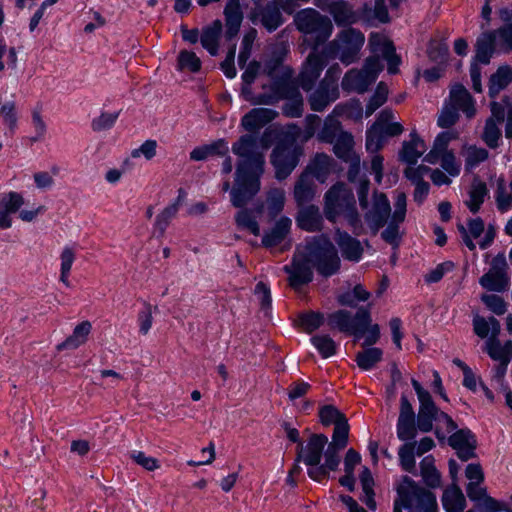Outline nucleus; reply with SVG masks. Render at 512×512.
Wrapping results in <instances>:
<instances>
[{"mask_svg": "<svg viewBox=\"0 0 512 512\" xmlns=\"http://www.w3.org/2000/svg\"><path fill=\"white\" fill-rule=\"evenodd\" d=\"M268 147L265 134L260 140L252 134H246L233 144V153L241 158L237 165L235 185L230 192L234 207H244L259 192L264 165L263 151Z\"/></svg>", "mask_w": 512, "mask_h": 512, "instance_id": "1", "label": "nucleus"}, {"mask_svg": "<svg viewBox=\"0 0 512 512\" xmlns=\"http://www.w3.org/2000/svg\"><path fill=\"white\" fill-rule=\"evenodd\" d=\"M312 268L324 277L332 276L340 269L337 250L326 237L307 240L305 246L294 254L291 264L285 265L283 270L289 275V285L297 290L312 281Z\"/></svg>", "mask_w": 512, "mask_h": 512, "instance_id": "2", "label": "nucleus"}, {"mask_svg": "<svg viewBox=\"0 0 512 512\" xmlns=\"http://www.w3.org/2000/svg\"><path fill=\"white\" fill-rule=\"evenodd\" d=\"M293 22L296 29L304 35V42L313 50L324 44L333 32V24L330 18L314 8H305L298 11Z\"/></svg>", "mask_w": 512, "mask_h": 512, "instance_id": "3", "label": "nucleus"}, {"mask_svg": "<svg viewBox=\"0 0 512 512\" xmlns=\"http://www.w3.org/2000/svg\"><path fill=\"white\" fill-rule=\"evenodd\" d=\"M398 498L394 504L410 512H437V501L435 495L418 485L408 476L403 477L397 487Z\"/></svg>", "mask_w": 512, "mask_h": 512, "instance_id": "4", "label": "nucleus"}, {"mask_svg": "<svg viewBox=\"0 0 512 512\" xmlns=\"http://www.w3.org/2000/svg\"><path fill=\"white\" fill-rule=\"evenodd\" d=\"M383 65L377 57H368L362 69H351L344 75L341 86L347 92L365 93L376 81Z\"/></svg>", "mask_w": 512, "mask_h": 512, "instance_id": "5", "label": "nucleus"}, {"mask_svg": "<svg viewBox=\"0 0 512 512\" xmlns=\"http://www.w3.org/2000/svg\"><path fill=\"white\" fill-rule=\"evenodd\" d=\"M292 70H285L283 76L279 78L270 79L269 83H262V91L255 93L246 89V101L253 105H273L287 95L288 88L292 83Z\"/></svg>", "mask_w": 512, "mask_h": 512, "instance_id": "6", "label": "nucleus"}, {"mask_svg": "<svg viewBox=\"0 0 512 512\" xmlns=\"http://www.w3.org/2000/svg\"><path fill=\"white\" fill-rule=\"evenodd\" d=\"M354 206V194L344 183H336L325 193L324 214L331 222Z\"/></svg>", "mask_w": 512, "mask_h": 512, "instance_id": "7", "label": "nucleus"}, {"mask_svg": "<svg viewBox=\"0 0 512 512\" xmlns=\"http://www.w3.org/2000/svg\"><path fill=\"white\" fill-rule=\"evenodd\" d=\"M364 41L365 37L360 31L348 28L337 35L330 47L335 50L342 63L349 65L357 60Z\"/></svg>", "mask_w": 512, "mask_h": 512, "instance_id": "8", "label": "nucleus"}, {"mask_svg": "<svg viewBox=\"0 0 512 512\" xmlns=\"http://www.w3.org/2000/svg\"><path fill=\"white\" fill-rule=\"evenodd\" d=\"M302 153V148L293 143L278 144L271 155L276 178L279 180L287 178L297 166Z\"/></svg>", "mask_w": 512, "mask_h": 512, "instance_id": "9", "label": "nucleus"}, {"mask_svg": "<svg viewBox=\"0 0 512 512\" xmlns=\"http://www.w3.org/2000/svg\"><path fill=\"white\" fill-rule=\"evenodd\" d=\"M507 270L508 265L504 254L496 255L491 261L488 272L479 279L480 285L488 291L506 290L510 280Z\"/></svg>", "mask_w": 512, "mask_h": 512, "instance_id": "10", "label": "nucleus"}, {"mask_svg": "<svg viewBox=\"0 0 512 512\" xmlns=\"http://www.w3.org/2000/svg\"><path fill=\"white\" fill-rule=\"evenodd\" d=\"M369 46L373 54L371 57H377L380 61V57H382L387 62L388 72L390 74L398 73L401 59L396 54L393 42L386 35L382 33H371Z\"/></svg>", "mask_w": 512, "mask_h": 512, "instance_id": "11", "label": "nucleus"}, {"mask_svg": "<svg viewBox=\"0 0 512 512\" xmlns=\"http://www.w3.org/2000/svg\"><path fill=\"white\" fill-rule=\"evenodd\" d=\"M327 444L328 438L324 434L311 435L305 446L300 443L296 461L303 462L309 468L318 467Z\"/></svg>", "mask_w": 512, "mask_h": 512, "instance_id": "12", "label": "nucleus"}, {"mask_svg": "<svg viewBox=\"0 0 512 512\" xmlns=\"http://www.w3.org/2000/svg\"><path fill=\"white\" fill-rule=\"evenodd\" d=\"M491 116L486 120L482 139L492 149L498 147L501 138L500 125L505 120L506 107L503 103L496 101L490 104Z\"/></svg>", "mask_w": 512, "mask_h": 512, "instance_id": "13", "label": "nucleus"}, {"mask_svg": "<svg viewBox=\"0 0 512 512\" xmlns=\"http://www.w3.org/2000/svg\"><path fill=\"white\" fill-rule=\"evenodd\" d=\"M326 66L325 58L316 50L311 52L303 63L301 72L298 75V85L305 91H310L321 72Z\"/></svg>", "mask_w": 512, "mask_h": 512, "instance_id": "14", "label": "nucleus"}, {"mask_svg": "<svg viewBox=\"0 0 512 512\" xmlns=\"http://www.w3.org/2000/svg\"><path fill=\"white\" fill-rule=\"evenodd\" d=\"M391 207L384 193H375L371 209L365 214V221L375 235L387 223Z\"/></svg>", "mask_w": 512, "mask_h": 512, "instance_id": "15", "label": "nucleus"}, {"mask_svg": "<svg viewBox=\"0 0 512 512\" xmlns=\"http://www.w3.org/2000/svg\"><path fill=\"white\" fill-rule=\"evenodd\" d=\"M417 419L406 396H401L400 413L397 421V436L402 441L412 440L417 435Z\"/></svg>", "mask_w": 512, "mask_h": 512, "instance_id": "16", "label": "nucleus"}, {"mask_svg": "<svg viewBox=\"0 0 512 512\" xmlns=\"http://www.w3.org/2000/svg\"><path fill=\"white\" fill-rule=\"evenodd\" d=\"M394 212L386 229L381 233L384 241L391 245L398 244L399 238V225L405 220L406 216V195L401 192L398 193L394 203Z\"/></svg>", "mask_w": 512, "mask_h": 512, "instance_id": "17", "label": "nucleus"}, {"mask_svg": "<svg viewBox=\"0 0 512 512\" xmlns=\"http://www.w3.org/2000/svg\"><path fill=\"white\" fill-rule=\"evenodd\" d=\"M283 0H272L265 5L258 6L255 11L260 23L269 32L275 31L284 23L282 14Z\"/></svg>", "mask_w": 512, "mask_h": 512, "instance_id": "18", "label": "nucleus"}, {"mask_svg": "<svg viewBox=\"0 0 512 512\" xmlns=\"http://www.w3.org/2000/svg\"><path fill=\"white\" fill-rule=\"evenodd\" d=\"M339 97L338 86L333 81L322 79L317 89L309 96L310 108L321 112Z\"/></svg>", "mask_w": 512, "mask_h": 512, "instance_id": "19", "label": "nucleus"}, {"mask_svg": "<svg viewBox=\"0 0 512 512\" xmlns=\"http://www.w3.org/2000/svg\"><path fill=\"white\" fill-rule=\"evenodd\" d=\"M448 443L456 450L458 457L463 461H467L475 455L476 440L469 429L455 431L449 437Z\"/></svg>", "mask_w": 512, "mask_h": 512, "instance_id": "20", "label": "nucleus"}, {"mask_svg": "<svg viewBox=\"0 0 512 512\" xmlns=\"http://www.w3.org/2000/svg\"><path fill=\"white\" fill-rule=\"evenodd\" d=\"M342 449H337L332 446H327L324 454V464L318 467L308 468V475L311 479L317 482H322L328 479L330 471H336L340 464V452Z\"/></svg>", "mask_w": 512, "mask_h": 512, "instance_id": "21", "label": "nucleus"}, {"mask_svg": "<svg viewBox=\"0 0 512 512\" xmlns=\"http://www.w3.org/2000/svg\"><path fill=\"white\" fill-rule=\"evenodd\" d=\"M24 204V198L18 192H8L0 195V228L8 229L12 226L10 214L16 213Z\"/></svg>", "mask_w": 512, "mask_h": 512, "instance_id": "22", "label": "nucleus"}, {"mask_svg": "<svg viewBox=\"0 0 512 512\" xmlns=\"http://www.w3.org/2000/svg\"><path fill=\"white\" fill-rule=\"evenodd\" d=\"M457 111H462L467 118L476 114L475 101L468 90L462 85H454L450 90L448 101Z\"/></svg>", "mask_w": 512, "mask_h": 512, "instance_id": "23", "label": "nucleus"}, {"mask_svg": "<svg viewBox=\"0 0 512 512\" xmlns=\"http://www.w3.org/2000/svg\"><path fill=\"white\" fill-rule=\"evenodd\" d=\"M278 116L275 110L269 108H254L245 114L241 120L243 128L255 132Z\"/></svg>", "mask_w": 512, "mask_h": 512, "instance_id": "24", "label": "nucleus"}, {"mask_svg": "<svg viewBox=\"0 0 512 512\" xmlns=\"http://www.w3.org/2000/svg\"><path fill=\"white\" fill-rule=\"evenodd\" d=\"M292 220L288 217L279 218L273 227L266 231L262 237V245L266 248H273L280 245L289 235Z\"/></svg>", "mask_w": 512, "mask_h": 512, "instance_id": "25", "label": "nucleus"}, {"mask_svg": "<svg viewBox=\"0 0 512 512\" xmlns=\"http://www.w3.org/2000/svg\"><path fill=\"white\" fill-rule=\"evenodd\" d=\"M335 242L346 260L358 262L361 259L363 247L360 241L350 236L347 232L337 230Z\"/></svg>", "mask_w": 512, "mask_h": 512, "instance_id": "26", "label": "nucleus"}, {"mask_svg": "<svg viewBox=\"0 0 512 512\" xmlns=\"http://www.w3.org/2000/svg\"><path fill=\"white\" fill-rule=\"evenodd\" d=\"M439 409L432 398L419 401V410L417 414V428L422 433H428L434 429Z\"/></svg>", "mask_w": 512, "mask_h": 512, "instance_id": "27", "label": "nucleus"}, {"mask_svg": "<svg viewBox=\"0 0 512 512\" xmlns=\"http://www.w3.org/2000/svg\"><path fill=\"white\" fill-rule=\"evenodd\" d=\"M287 54V49L283 45H276L270 57L265 61L263 66V73L266 74L269 79L279 78L283 76L285 70H292L288 66L283 65V60Z\"/></svg>", "mask_w": 512, "mask_h": 512, "instance_id": "28", "label": "nucleus"}, {"mask_svg": "<svg viewBox=\"0 0 512 512\" xmlns=\"http://www.w3.org/2000/svg\"><path fill=\"white\" fill-rule=\"evenodd\" d=\"M224 15L226 22L225 37L227 40H231L238 34L243 20V13L239 0H229L225 7Z\"/></svg>", "mask_w": 512, "mask_h": 512, "instance_id": "29", "label": "nucleus"}, {"mask_svg": "<svg viewBox=\"0 0 512 512\" xmlns=\"http://www.w3.org/2000/svg\"><path fill=\"white\" fill-rule=\"evenodd\" d=\"M299 228L309 232L319 231L322 228L323 218L317 206L310 205L299 210L296 217Z\"/></svg>", "mask_w": 512, "mask_h": 512, "instance_id": "30", "label": "nucleus"}, {"mask_svg": "<svg viewBox=\"0 0 512 512\" xmlns=\"http://www.w3.org/2000/svg\"><path fill=\"white\" fill-rule=\"evenodd\" d=\"M426 151L424 141L415 133L410 134V140L405 141L400 151V160L409 165H414Z\"/></svg>", "mask_w": 512, "mask_h": 512, "instance_id": "31", "label": "nucleus"}, {"mask_svg": "<svg viewBox=\"0 0 512 512\" xmlns=\"http://www.w3.org/2000/svg\"><path fill=\"white\" fill-rule=\"evenodd\" d=\"M332 166L333 159L329 155L318 153L306 167L304 173H309L310 177L324 183L332 170Z\"/></svg>", "mask_w": 512, "mask_h": 512, "instance_id": "32", "label": "nucleus"}, {"mask_svg": "<svg viewBox=\"0 0 512 512\" xmlns=\"http://www.w3.org/2000/svg\"><path fill=\"white\" fill-rule=\"evenodd\" d=\"M221 34L222 22L220 20L213 21L210 25L204 27L201 31V45L212 56H216L218 54Z\"/></svg>", "mask_w": 512, "mask_h": 512, "instance_id": "33", "label": "nucleus"}, {"mask_svg": "<svg viewBox=\"0 0 512 512\" xmlns=\"http://www.w3.org/2000/svg\"><path fill=\"white\" fill-rule=\"evenodd\" d=\"M495 32H484L475 44V63L487 65L495 52Z\"/></svg>", "mask_w": 512, "mask_h": 512, "instance_id": "34", "label": "nucleus"}, {"mask_svg": "<svg viewBox=\"0 0 512 512\" xmlns=\"http://www.w3.org/2000/svg\"><path fill=\"white\" fill-rule=\"evenodd\" d=\"M316 193V186L309 173H302L295 183L294 199L298 206L310 202Z\"/></svg>", "mask_w": 512, "mask_h": 512, "instance_id": "35", "label": "nucleus"}, {"mask_svg": "<svg viewBox=\"0 0 512 512\" xmlns=\"http://www.w3.org/2000/svg\"><path fill=\"white\" fill-rule=\"evenodd\" d=\"M487 354L494 361L498 363H510L512 359V341L508 340L503 345L498 337H489L485 342V349Z\"/></svg>", "mask_w": 512, "mask_h": 512, "instance_id": "36", "label": "nucleus"}, {"mask_svg": "<svg viewBox=\"0 0 512 512\" xmlns=\"http://www.w3.org/2000/svg\"><path fill=\"white\" fill-rule=\"evenodd\" d=\"M329 13L338 26L349 25L357 20L353 7L344 0H336L329 4Z\"/></svg>", "mask_w": 512, "mask_h": 512, "instance_id": "37", "label": "nucleus"}, {"mask_svg": "<svg viewBox=\"0 0 512 512\" xmlns=\"http://www.w3.org/2000/svg\"><path fill=\"white\" fill-rule=\"evenodd\" d=\"M92 330L90 321L85 320L76 325L72 334L61 344L58 345L59 350L76 349L85 344Z\"/></svg>", "mask_w": 512, "mask_h": 512, "instance_id": "38", "label": "nucleus"}, {"mask_svg": "<svg viewBox=\"0 0 512 512\" xmlns=\"http://www.w3.org/2000/svg\"><path fill=\"white\" fill-rule=\"evenodd\" d=\"M283 99L287 100L282 108L285 116L295 118L302 115L304 105L303 97L293 82L288 88L287 95Z\"/></svg>", "mask_w": 512, "mask_h": 512, "instance_id": "39", "label": "nucleus"}, {"mask_svg": "<svg viewBox=\"0 0 512 512\" xmlns=\"http://www.w3.org/2000/svg\"><path fill=\"white\" fill-rule=\"evenodd\" d=\"M229 151L228 145L224 140L215 141L209 145H203L194 148L190 152V159L193 161L206 160L210 156L214 155H226Z\"/></svg>", "mask_w": 512, "mask_h": 512, "instance_id": "40", "label": "nucleus"}, {"mask_svg": "<svg viewBox=\"0 0 512 512\" xmlns=\"http://www.w3.org/2000/svg\"><path fill=\"white\" fill-rule=\"evenodd\" d=\"M395 116L391 109H383L375 122H380V131L387 139V137H394L402 134L404 128L401 123L394 121Z\"/></svg>", "mask_w": 512, "mask_h": 512, "instance_id": "41", "label": "nucleus"}, {"mask_svg": "<svg viewBox=\"0 0 512 512\" xmlns=\"http://www.w3.org/2000/svg\"><path fill=\"white\" fill-rule=\"evenodd\" d=\"M457 137V133L453 131L441 132L435 139L430 152L425 156L424 160L430 164H435L439 161L440 155L449 152L447 146L449 142Z\"/></svg>", "mask_w": 512, "mask_h": 512, "instance_id": "42", "label": "nucleus"}, {"mask_svg": "<svg viewBox=\"0 0 512 512\" xmlns=\"http://www.w3.org/2000/svg\"><path fill=\"white\" fill-rule=\"evenodd\" d=\"M464 244L469 250L474 251L476 248L472 238H478L484 231V222L481 218H475L468 221V227L466 228L462 224L457 226Z\"/></svg>", "mask_w": 512, "mask_h": 512, "instance_id": "43", "label": "nucleus"}, {"mask_svg": "<svg viewBox=\"0 0 512 512\" xmlns=\"http://www.w3.org/2000/svg\"><path fill=\"white\" fill-rule=\"evenodd\" d=\"M512 81V69L509 66H501L491 75L489 81V95L495 98L501 90L505 89Z\"/></svg>", "mask_w": 512, "mask_h": 512, "instance_id": "44", "label": "nucleus"}, {"mask_svg": "<svg viewBox=\"0 0 512 512\" xmlns=\"http://www.w3.org/2000/svg\"><path fill=\"white\" fill-rule=\"evenodd\" d=\"M465 497L457 486L444 490L442 504L447 512H462L465 508Z\"/></svg>", "mask_w": 512, "mask_h": 512, "instance_id": "45", "label": "nucleus"}, {"mask_svg": "<svg viewBox=\"0 0 512 512\" xmlns=\"http://www.w3.org/2000/svg\"><path fill=\"white\" fill-rule=\"evenodd\" d=\"M473 329L475 334L480 338L488 337L489 333L491 334L490 337H498L501 326L495 317L486 319L481 316H475L473 318Z\"/></svg>", "mask_w": 512, "mask_h": 512, "instance_id": "46", "label": "nucleus"}, {"mask_svg": "<svg viewBox=\"0 0 512 512\" xmlns=\"http://www.w3.org/2000/svg\"><path fill=\"white\" fill-rule=\"evenodd\" d=\"M333 151L335 155L342 161L350 160L356 153L353 150L354 140L348 132L340 133L337 139L333 142Z\"/></svg>", "mask_w": 512, "mask_h": 512, "instance_id": "47", "label": "nucleus"}, {"mask_svg": "<svg viewBox=\"0 0 512 512\" xmlns=\"http://www.w3.org/2000/svg\"><path fill=\"white\" fill-rule=\"evenodd\" d=\"M421 476L425 484L431 488H437L441 485V475L435 467L434 458L426 456L420 462Z\"/></svg>", "mask_w": 512, "mask_h": 512, "instance_id": "48", "label": "nucleus"}, {"mask_svg": "<svg viewBox=\"0 0 512 512\" xmlns=\"http://www.w3.org/2000/svg\"><path fill=\"white\" fill-rule=\"evenodd\" d=\"M360 483L364 494L362 501L370 510H376V501L374 499L375 493L373 490L374 479L370 470L367 467H364L363 470L361 471Z\"/></svg>", "mask_w": 512, "mask_h": 512, "instance_id": "49", "label": "nucleus"}, {"mask_svg": "<svg viewBox=\"0 0 512 512\" xmlns=\"http://www.w3.org/2000/svg\"><path fill=\"white\" fill-rule=\"evenodd\" d=\"M75 259V250L70 246H65L60 254V281L66 287H70L69 275Z\"/></svg>", "mask_w": 512, "mask_h": 512, "instance_id": "50", "label": "nucleus"}, {"mask_svg": "<svg viewBox=\"0 0 512 512\" xmlns=\"http://www.w3.org/2000/svg\"><path fill=\"white\" fill-rule=\"evenodd\" d=\"M245 71L243 72L241 78H242V88H241V94L246 98V89L248 91H253L252 84L254 83L255 79L263 72V67L260 62L258 61H251L247 65L244 66Z\"/></svg>", "mask_w": 512, "mask_h": 512, "instance_id": "51", "label": "nucleus"}, {"mask_svg": "<svg viewBox=\"0 0 512 512\" xmlns=\"http://www.w3.org/2000/svg\"><path fill=\"white\" fill-rule=\"evenodd\" d=\"M382 356L383 351L380 348H368L357 353L356 362L362 370H370L381 361Z\"/></svg>", "mask_w": 512, "mask_h": 512, "instance_id": "52", "label": "nucleus"}, {"mask_svg": "<svg viewBox=\"0 0 512 512\" xmlns=\"http://www.w3.org/2000/svg\"><path fill=\"white\" fill-rule=\"evenodd\" d=\"M235 221L240 229L248 230L255 236L260 235V226L253 211L248 209L240 210L235 216Z\"/></svg>", "mask_w": 512, "mask_h": 512, "instance_id": "53", "label": "nucleus"}, {"mask_svg": "<svg viewBox=\"0 0 512 512\" xmlns=\"http://www.w3.org/2000/svg\"><path fill=\"white\" fill-rule=\"evenodd\" d=\"M343 132L340 122L334 117L328 116L324 121L321 131L318 133V139L321 142L333 143L338 135Z\"/></svg>", "mask_w": 512, "mask_h": 512, "instance_id": "54", "label": "nucleus"}, {"mask_svg": "<svg viewBox=\"0 0 512 512\" xmlns=\"http://www.w3.org/2000/svg\"><path fill=\"white\" fill-rule=\"evenodd\" d=\"M285 191L281 188H273L267 193V211L270 217H276L284 208Z\"/></svg>", "mask_w": 512, "mask_h": 512, "instance_id": "55", "label": "nucleus"}, {"mask_svg": "<svg viewBox=\"0 0 512 512\" xmlns=\"http://www.w3.org/2000/svg\"><path fill=\"white\" fill-rule=\"evenodd\" d=\"M177 68L180 71L196 73L201 69V60L194 52L182 50L177 58Z\"/></svg>", "mask_w": 512, "mask_h": 512, "instance_id": "56", "label": "nucleus"}, {"mask_svg": "<svg viewBox=\"0 0 512 512\" xmlns=\"http://www.w3.org/2000/svg\"><path fill=\"white\" fill-rule=\"evenodd\" d=\"M486 194L487 188L485 183L477 182L472 185L469 191V198L465 202L472 213H476L479 211L482 203L484 202Z\"/></svg>", "mask_w": 512, "mask_h": 512, "instance_id": "57", "label": "nucleus"}, {"mask_svg": "<svg viewBox=\"0 0 512 512\" xmlns=\"http://www.w3.org/2000/svg\"><path fill=\"white\" fill-rule=\"evenodd\" d=\"M380 125L381 121L374 122L366 132V149L368 152L375 153L379 151L386 141V138L380 131Z\"/></svg>", "mask_w": 512, "mask_h": 512, "instance_id": "58", "label": "nucleus"}, {"mask_svg": "<svg viewBox=\"0 0 512 512\" xmlns=\"http://www.w3.org/2000/svg\"><path fill=\"white\" fill-rule=\"evenodd\" d=\"M415 445L416 442L406 443L401 446L398 451L400 465L404 471L409 473L415 472L416 469Z\"/></svg>", "mask_w": 512, "mask_h": 512, "instance_id": "59", "label": "nucleus"}, {"mask_svg": "<svg viewBox=\"0 0 512 512\" xmlns=\"http://www.w3.org/2000/svg\"><path fill=\"white\" fill-rule=\"evenodd\" d=\"M328 324L341 332H349L352 334V315L348 311L339 310L330 314L328 316Z\"/></svg>", "mask_w": 512, "mask_h": 512, "instance_id": "60", "label": "nucleus"}, {"mask_svg": "<svg viewBox=\"0 0 512 512\" xmlns=\"http://www.w3.org/2000/svg\"><path fill=\"white\" fill-rule=\"evenodd\" d=\"M256 38H257V31L254 28H251L250 30H248L243 36V39L241 42V47H240V52L238 55V64L241 69L244 68L248 59L251 56L252 47H253V44H254Z\"/></svg>", "mask_w": 512, "mask_h": 512, "instance_id": "61", "label": "nucleus"}, {"mask_svg": "<svg viewBox=\"0 0 512 512\" xmlns=\"http://www.w3.org/2000/svg\"><path fill=\"white\" fill-rule=\"evenodd\" d=\"M388 87L385 83L380 82L377 85L375 93L371 96L369 102L366 105L365 115L366 117L371 116L379 107H381L387 100Z\"/></svg>", "mask_w": 512, "mask_h": 512, "instance_id": "62", "label": "nucleus"}, {"mask_svg": "<svg viewBox=\"0 0 512 512\" xmlns=\"http://www.w3.org/2000/svg\"><path fill=\"white\" fill-rule=\"evenodd\" d=\"M311 342L323 358H329L336 353V343L328 335H315Z\"/></svg>", "mask_w": 512, "mask_h": 512, "instance_id": "63", "label": "nucleus"}, {"mask_svg": "<svg viewBox=\"0 0 512 512\" xmlns=\"http://www.w3.org/2000/svg\"><path fill=\"white\" fill-rule=\"evenodd\" d=\"M348 436L349 424L346 419L338 422L337 425L334 426L332 441L328 445L343 450L347 446Z\"/></svg>", "mask_w": 512, "mask_h": 512, "instance_id": "64", "label": "nucleus"}]
</instances>
